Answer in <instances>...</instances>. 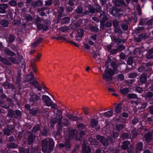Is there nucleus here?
<instances>
[{
  "mask_svg": "<svg viewBox=\"0 0 153 153\" xmlns=\"http://www.w3.org/2000/svg\"><path fill=\"white\" fill-rule=\"evenodd\" d=\"M7 146L8 149H15L17 147V145L14 143L12 142L7 144Z\"/></svg>",
  "mask_w": 153,
  "mask_h": 153,
  "instance_id": "30",
  "label": "nucleus"
},
{
  "mask_svg": "<svg viewBox=\"0 0 153 153\" xmlns=\"http://www.w3.org/2000/svg\"><path fill=\"white\" fill-rule=\"evenodd\" d=\"M42 151L44 153L52 151L54 148V143L53 140L51 138H45L41 142Z\"/></svg>",
  "mask_w": 153,
  "mask_h": 153,
  "instance_id": "2",
  "label": "nucleus"
},
{
  "mask_svg": "<svg viewBox=\"0 0 153 153\" xmlns=\"http://www.w3.org/2000/svg\"><path fill=\"white\" fill-rule=\"evenodd\" d=\"M113 25L114 27L117 28L119 25V22L118 20L116 19H113L112 21Z\"/></svg>",
  "mask_w": 153,
  "mask_h": 153,
  "instance_id": "61",
  "label": "nucleus"
},
{
  "mask_svg": "<svg viewBox=\"0 0 153 153\" xmlns=\"http://www.w3.org/2000/svg\"><path fill=\"white\" fill-rule=\"evenodd\" d=\"M88 11L89 13H90L92 14L94 13L95 12V10L94 7L91 5H89L87 6Z\"/></svg>",
  "mask_w": 153,
  "mask_h": 153,
  "instance_id": "40",
  "label": "nucleus"
},
{
  "mask_svg": "<svg viewBox=\"0 0 153 153\" xmlns=\"http://www.w3.org/2000/svg\"><path fill=\"white\" fill-rule=\"evenodd\" d=\"M121 27L123 30H127L128 28V24L126 23H123L121 25Z\"/></svg>",
  "mask_w": 153,
  "mask_h": 153,
  "instance_id": "55",
  "label": "nucleus"
},
{
  "mask_svg": "<svg viewBox=\"0 0 153 153\" xmlns=\"http://www.w3.org/2000/svg\"><path fill=\"white\" fill-rule=\"evenodd\" d=\"M120 91L123 94H128L129 91V89L127 88H120Z\"/></svg>",
  "mask_w": 153,
  "mask_h": 153,
  "instance_id": "34",
  "label": "nucleus"
},
{
  "mask_svg": "<svg viewBox=\"0 0 153 153\" xmlns=\"http://www.w3.org/2000/svg\"><path fill=\"white\" fill-rule=\"evenodd\" d=\"M138 71L140 72H142L143 71H152V69L151 68H149L147 70H145V67L143 66H142L138 68Z\"/></svg>",
  "mask_w": 153,
  "mask_h": 153,
  "instance_id": "41",
  "label": "nucleus"
},
{
  "mask_svg": "<svg viewBox=\"0 0 153 153\" xmlns=\"http://www.w3.org/2000/svg\"><path fill=\"white\" fill-rule=\"evenodd\" d=\"M3 51L4 53L8 56H13L16 55L15 53L12 52L8 48H5Z\"/></svg>",
  "mask_w": 153,
  "mask_h": 153,
  "instance_id": "23",
  "label": "nucleus"
},
{
  "mask_svg": "<svg viewBox=\"0 0 153 153\" xmlns=\"http://www.w3.org/2000/svg\"><path fill=\"white\" fill-rule=\"evenodd\" d=\"M57 113L56 114V116L55 117L58 120L59 122L58 123V125H61V120L62 119V114L60 109H58Z\"/></svg>",
  "mask_w": 153,
  "mask_h": 153,
  "instance_id": "12",
  "label": "nucleus"
},
{
  "mask_svg": "<svg viewBox=\"0 0 153 153\" xmlns=\"http://www.w3.org/2000/svg\"><path fill=\"white\" fill-rule=\"evenodd\" d=\"M136 8L138 14L139 15H140L141 14V10L140 6L138 3L137 4V5H136Z\"/></svg>",
  "mask_w": 153,
  "mask_h": 153,
  "instance_id": "58",
  "label": "nucleus"
},
{
  "mask_svg": "<svg viewBox=\"0 0 153 153\" xmlns=\"http://www.w3.org/2000/svg\"><path fill=\"white\" fill-rule=\"evenodd\" d=\"M135 81L134 79H132L131 80H125L124 81V83L126 85L131 86L132 83Z\"/></svg>",
  "mask_w": 153,
  "mask_h": 153,
  "instance_id": "37",
  "label": "nucleus"
},
{
  "mask_svg": "<svg viewBox=\"0 0 153 153\" xmlns=\"http://www.w3.org/2000/svg\"><path fill=\"white\" fill-rule=\"evenodd\" d=\"M70 21V18L69 17H65L62 19L61 22L63 24L68 23Z\"/></svg>",
  "mask_w": 153,
  "mask_h": 153,
  "instance_id": "45",
  "label": "nucleus"
},
{
  "mask_svg": "<svg viewBox=\"0 0 153 153\" xmlns=\"http://www.w3.org/2000/svg\"><path fill=\"white\" fill-rule=\"evenodd\" d=\"M20 152L21 153H30L29 149H24L23 147L20 148Z\"/></svg>",
  "mask_w": 153,
  "mask_h": 153,
  "instance_id": "54",
  "label": "nucleus"
},
{
  "mask_svg": "<svg viewBox=\"0 0 153 153\" xmlns=\"http://www.w3.org/2000/svg\"><path fill=\"white\" fill-rule=\"evenodd\" d=\"M40 126L39 124L35 125L32 130V132L34 133L36 132L40 129Z\"/></svg>",
  "mask_w": 153,
  "mask_h": 153,
  "instance_id": "42",
  "label": "nucleus"
},
{
  "mask_svg": "<svg viewBox=\"0 0 153 153\" xmlns=\"http://www.w3.org/2000/svg\"><path fill=\"white\" fill-rule=\"evenodd\" d=\"M9 59L13 63L16 64H19V61L17 59L13 57H10Z\"/></svg>",
  "mask_w": 153,
  "mask_h": 153,
  "instance_id": "53",
  "label": "nucleus"
},
{
  "mask_svg": "<svg viewBox=\"0 0 153 153\" xmlns=\"http://www.w3.org/2000/svg\"><path fill=\"white\" fill-rule=\"evenodd\" d=\"M32 5L35 7H40L42 6L43 5V2L39 0H37L36 1H33L32 3Z\"/></svg>",
  "mask_w": 153,
  "mask_h": 153,
  "instance_id": "17",
  "label": "nucleus"
},
{
  "mask_svg": "<svg viewBox=\"0 0 153 153\" xmlns=\"http://www.w3.org/2000/svg\"><path fill=\"white\" fill-rule=\"evenodd\" d=\"M40 96L36 94H33L31 95L29 100L30 104L31 105H36L38 101L40 100Z\"/></svg>",
  "mask_w": 153,
  "mask_h": 153,
  "instance_id": "5",
  "label": "nucleus"
},
{
  "mask_svg": "<svg viewBox=\"0 0 153 153\" xmlns=\"http://www.w3.org/2000/svg\"><path fill=\"white\" fill-rule=\"evenodd\" d=\"M134 57L132 56H129L128 59L127 63L128 65H132L134 62Z\"/></svg>",
  "mask_w": 153,
  "mask_h": 153,
  "instance_id": "46",
  "label": "nucleus"
},
{
  "mask_svg": "<svg viewBox=\"0 0 153 153\" xmlns=\"http://www.w3.org/2000/svg\"><path fill=\"white\" fill-rule=\"evenodd\" d=\"M8 4L12 7H15L17 5V3L15 0H11L8 2Z\"/></svg>",
  "mask_w": 153,
  "mask_h": 153,
  "instance_id": "49",
  "label": "nucleus"
},
{
  "mask_svg": "<svg viewBox=\"0 0 153 153\" xmlns=\"http://www.w3.org/2000/svg\"><path fill=\"white\" fill-rule=\"evenodd\" d=\"M145 27H139L136 28L135 30L136 33H140L142 30H144Z\"/></svg>",
  "mask_w": 153,
  "mask_h": 153,
  "instance_id": "62",
  "label": "nucleus"
},
{
  "mask_svg": "<svg viewBox=\"0 0 153 153\" xmlns=\"http://www.w3.org/2000/svg\"><path fill=\"white\" fill-rule=\"evenodd\" d=\"M14 113L15 111L13 109H9L8 111L7 116L10 119H11L13 118V116H14Z\"/></svg>",
  "mask_w": 153,
  "mask_h": 153,
  "instance_id": "27",
  "label": "nucleus"
},
{
  "mask_svg": "<svg viewBox=\"0 0 153 153\" xmlns=\"http://www.w3.org/2000/svg\"><path fill=\"white\" fill-rule=\"evenodd\" d=\"M59 125V127L57 130L55 135V137L56 138V137L57 136H60L62 132V126H61V125Z\"/></svg>",
  "mask_w": 153,
  "mask_h": 153,
  "instance_id": "38",
  "label": "nucleus"
},
{
  "mask_svg": "<svg viewBox=\"0 0 153 153\" xmlns=\"http://www.w3.org/2000/svg\"><path fill=\"white\" fill-rule=\"evenodd\" d=\"M88 27L89 29L92 32L97 33L99 30V29L97 26H94L91 24L88 25Z\"/></svg>",
  "mask_w": 153,
  "mask_h": 153,
  "instance_id": "19",
  "label": "nucleus"
},
{
  "mask_svg": "<svg viewBox=\"0 0 153 153\" xmlns=\"http://www.w3.org/2000/svg\"><path fill=\"white\" fill-rule=\"evenodd\" d=\"M113 113V111L110 110L104 113H99V114L101 116V117L104 116L107 117H109L112 116Z\"/></svg>",
  "mask_w": 153,
  "mask_h": 153,
  "instance_id": "20",
  "label": "nucleus"
},
{
  "mask_svg": "<svg viewBox=\"0 0 153 153\" xmlns=\"http://www.w3.org/2000/svg\"><path fill=\"white\" fill-rule=\"evenodd\" d=\"M125 48V47L123 45H120L117 47V48L118 51L120 52L124 50Z\"/></svg>",
  "mask_w": 153,
  "mask_h": 153,
  "instance_id": "64",
  "label": "nucleus"
},
{
  "mask_svg": "<svg viewBox=\"0 0 153 153\" xmlns=\"http://www.w3.org/2000/svg\"><path fill=\"white\" fill-rule=\"evenodd\" d=\"M88 140L92 145H97L99 144L98 142L91 137H89Z\"/></svg>",
  "mask_w": 153,
  "mask_h": 153,
  "instance_id": "39",
  "label": "nucleus"
},
{
  "mask_svg": "<svg viewBox=\"0 0 153 153\" xmlns=\"http://www.w3.org/2000/svg\"><path fill=\"white\" fill-rule=\"evenodd\" d=\"M124 76L122 74H118L117 77V79L118 80L122 81L124 79Z\"/></svg>",
  "mask_w": 153,
  "mask_h": 153,
  "instance_id": "60",
  "label": "nucleus"
},
{
  "mask_svg": "<svg viewBox=\"0 0 153 153\" xmlns=\"http://www.w3.org/2000/svg\"><path fill=\"white\" fill-rule=\"evenodd\" d=\"M127 97L129 99H136L138 98L137 94H129Z\"/></svg>",
  "mask_w": 153,
  "mask_h": 153,
  "instance_id": "47",
  "label": "nucleus"
},
{
  "mask_svg": "<svg viewBox=\"0 0 153 153\" xmlns=\"http://www.w3.org/2000/svg\"><path fill=\"white\" fill-rule=\"evenodd\" d=\"M14 128L15 126L14 124L7 125L6 127L4 128L3 133L4 135L9 136L14 132Z\"/></svg>",
  "mask_w": 153,
  "mask_h": 153,
  "instance_id": "4",
  "label": "nucleus"
},
{
  "mask_svg": "<svg viewBox=\"0 0 153 153\" xmlns=\"http://www.w3.org/2000/svg\"><path fill=\"white\" fill-rule=\"evenodd\" d=\"M110 13L114 16H116L118 14V13L120 11V10L116 8L115 7H113L111 9H110Z\"/></svg>",
  "mask_w": 153,
  "mask_h": 153,
  "instance_id": "21",
  "label": "nucleus"
},
{
  "mask_svg": "<svg viewBox=\"0 0 153 153\" xmlns=\"http://www.w3.org/2000/svg\"><path fill=\"white\" fill-rule=\"evenodd\" d=\"M15 40V37L13 35H10L7 38V40L9 43L13 42Z\"/></svg>",
  "mask_w": 153,
  "mask_h": 153,
  "instance_id": "43",
  "label": "nucleus"
},
{
  "mask_svg": "<svg viewBox=\"0 0 153 153\" xmlns=\"http://www.w3.org/2000/svg\"><path fill=\"white\" fill-rule=\"evenodd\" d=\"M110 65L112 68H113L115 71V74H117L118 73L117 68H118V65L117 64L116 62L112 61L111 62Z\"/></svg>",
  "mask_w": 153,
  "mask_h": 153,
  "instance_id": "25",
  "label": "nucleus"
},
{
  "mask_svg": "<svg viewBox=\"0 0 153 153\" xmlns=\"http://www.w3.org/2000/svg\"><path fill=\"white\" fill-rule=\"evenodd\" d=\"M16 82L15 83L17 85L18 89L20 90L22 88L21 85L20 83L21 78H18V77H16Z\"/></svg>",
  "mask_w": 153,
  "mask_h": 153,
  "instance_id": "32",
  "label": "nucleus"
},
{
  "mask_svg": "<svg viewBox=\"0 0 153 153\" xmlns=\"http://www.w3.org/2000/svg\"><path fill=\"white\" fill-rule=\"evenodd\" d=\"M0 24L3 27H7L9 22L7 20L3 19L0 22Z\"/></svg>",
  "mask_w": 153,
  "mask_h": 153,
  "instance_id": "35",
  "label": "nucleus"
},
{
  "mask_svg": "<svg viewBox=\"0 0 153 153\" xmlns=\"http://www.w3.org/2000/svg\"><path fill=\"white\" fill-rule=\"evenodd\" d=\"M1 61L7 65H11V63L9 60L4 58H2Z\"/></svg>",
  "mask_w": 153,
  "mask_h": 153,
  "instance_id": "50",
  "label": "nucleus"
},
{
  "mask_svg": "<svg viewBox=\"0 0 153 153\" xmlns=\"http://www.w3.org/2000/svg\"><path fill=\"white\" fill-rule=\"evenodd\" d=\"M64 11V8L63 7H59L58 10V17L59 18H60L63 16L62 13Z\"/></svg>",
  "mask_w": 153,
  "mask_h": 153,
  "instance_id": "33",
  "label": "nucleus"
},
{
  "mask_svg": "<svg viewBox=\"0 0 153 153\" xmlns=\"http://www.w3.org/2000/svg\"><path fill=\"white\" fill-rule=\"evenodd\" d=\"M105 66L106 69L102 74L103 78L107 82H111L112 80V76L115 74V71L111 69H109L107 71L109 67V64L105 63Z\"/></svg>",
  "mask_w": 153,
  "mask_h": 153,
  "instance_id": "3",
  "label": "nucleus"
},
{
  "mask_svg": "<svg viewBox=\"0 0 153 153\" xmlns=\"http://www.w3.org/2000/svg\"><path fill=\"white\" fill-rule=\"evenodd\" d=\"M29 113L33 115H35L37 114L40 113V111H39V109L37 107L29 109Z\"/></svg>",
  "mask_w": 153,
  "mask_h": 153,
  "instance_id": "18",
  "label": "nucleus"
},
{
  "mask_svg": "<svg viewBox=\"0 0 153 153\" xmlns=\"http://www.w3.org/2000/svg\"><path fill=\"white\" fill-rule=\"evenodd\" d=\"M78 36H79L80 38H82L84 35V30L82 29H79L77 30Z\"/></svg>",
  "mask_w": 153,
  "mask_h": 153,
  "instance_id": "51",
  "label": "nucleus"
},
{
  "mask_svg": "<svg viewBox=\"0 0 153 153\" xmlns=\"http://www.w3.org/2000/svg\"><path fill=\"white\" fill-rule=\"evenodd\" d=\"M112 2L116 6L122 7L126 6V4L124 0H114Z\"/></svg>",
  "mask_w": 153,
  "mask_h": 153,
  "instance_id": "10",
  "label": "nucleus"
},
{
  "mask_svg": "<svg viewBox=\"0 0 153 153\" xmlns=\"http://www.w3.org/2000/svg\"><path fill=\"white\" fill-rule=\"evenodd\" d=\"M43 40V38L42 37H40L39 39L36 40L35 42H33L31 46L33 48H35L37 47L39 44Z\"/></svg>",
  "mask_w": 153,
  "mask_h": 153,
  "instance_id": "24",
  "label": "nucleus"
},
{
  "mask_svg": "<svg viewBox=\"0 0 153 153\" xmlns=\"http://www.w3.org/2000/svg\"><path fill=\"white\" fill-rule=\"evenodd\" d=\"M34 79L32 76H30V75H27L25 78L24 79V82H27L29 81L32 82L31 81L32 80L33 81Z\"/></svg>",
  "mask_w": 153,
  "mask_h": 153,
  "instance_id": "36",
  "label": "nucleus"
},
{
  "mask_svg": "<svg viewBox=\"0 0 153 153\" xmlns=\"http://www.w3.org/2000/svg\"><path fill=\"white\" fill-rule=\"evenodd\" d=\"M68 117L69 119L71 120L72 121H77L79 118V117L77 116H73L72 115H69L68 116Z\"/></svg>",
  "mask_w": 153,
  "mask_h": 153,
  "instance_id": "44",
  "label": "nucleus"
},
{
  "mask_svg": "<svg viewBox=\"0 0 153 153\" xmlns=\"http://www.w3.org/2000/svg\"><path fill=\"white\" fill-rule=\"evenodd\" d=\"M73 10V8L71 5L68 6L66 7V11L67 13H69L71 12Z\"/></svg>",
  "mask_w": 153,
  "mask_h": 153,
  "instance_id": "63",
  "label": "nucleus"
},
{
  "mask_svg": "<svg viewBox=\"0 0 153 153\" xmlns=\"http://www.w3.org/2000/svg\"><path fill=\"white\" fill-rule=\"evenodd\" d=\"M90 125L92 127L94 128L97 130H99L100 128V126L98 125V121L94 118L91 120Z\"/></svg>",
  "mask_w": 153,
  "mask_h": 153,
  "instance_id": "9",
  "label": "nucleus"
},
{
  "mask_svg": "<svg viewBox=\"0 0 153 153\" xmlns=\"http://www.w3.org/2000/svg\"><path fill=\"white\" fill-rule=\"evenodd\" d=\"M122 106L121 104H117L115 107V111L116 113L119 114L122 111Z\"/></svg>",
  "mask_w": 153,
  "mask_h": 153,
  "instance_id": "31",
  "label": "nucleus"
},
{
  "mask_svg": "<svg viewBox=\"0 0 153 153\" xmlns=\"http://www.w3.org/2000/svg\"><path fill=\"white\" fill-rule=\"evenodd\" d=\"M28 137L27 138V140L28 144V145H30L32 144L34 142V140L36 139V136L33 135L30 132L28 133Z\"/></svg>",
  "mask_w": 153,
  "mask_h": 153,
  "instance_id": "11",
  "label": "nucleus"
},
{
  "mask_svg": "<svg viewBox=\"0 0 153 153\" xmlns=\"http://www.w3.org/2000/svg\"><path fill=\"white\" fill-rule=\"evenodd\" d=\"M82 153H90L91 149L89 146L86 145V140H84L82 145Z\"/></svg>",
  "mask_w": 153,
  "mask_h": 153,
  "instance_id": "7",
  "label": "nucleus"
},
{
  "mask_svg": "<svg viewBox=\"0 0 153 153\" xmlns=\"http://www.w3.org/2000/svg\"><path fill=\"white\" fill-rule=\"evenodd\" d=\"M95 10H96L97 13H101L102 12H103V11L101 10V7L98 4H95Z\"/></svg>",
  "mask_w": 153,
  "mask_h": 153,
  "instance_id": "48",
  "label": "nucleus"
},
{
  "mask_svg": "<svg viewBox=\"0 0 153 153\" xmlns=\"http://www.w3.org/2000/svg\"><path fill=\"white\" fill-rule=\"evenodd\" d=\"M99 18L101 19L100 21L103 22H105L108 19V18L106 14L104 11L100 13V15L99 16Z\"/></svg>",
  "mask_w": 153,
  "mask_h": 153,
  "instance_id": "14",
  "label": "nucleus"
},
{
  "mask_svg": "<svg viewBox=\"0 0 153 153\" xmlns=\"http://www.w3.org/2000/svg\"><path fill=\"white\" fill-rule=\"evenodd\" d=\"M8 5L7 4H0V13H5L6 12V9L7 8Z\"/></svg>",
  "mask_w": 153,
  "mask_h": 153,
  "instance_id": "16",
  "label": "nucleus"
},
{
  "mask_svg": "<svg viewBox=\"0 0 153 153\" xmlns=\"http://www.w3.org/2000/svg\"><path fill=\"white\" fill-rule=\"evenodd\" d=\"M147 74L143 73L141 74L140 77V80L141 83L144 84L147 81Z\"/></svg>",
  "mask_w": 153,
  "mask_h": 153,
  "instance_id": "15",
  "label": "nucleus"
},
{
  "mask_svg": "<svg viewBox=\"0 0 153 153\" xmlns=\"http://www.w3.org/2000/svg\"><path fill=\"white\" fill-rule=\"evenodd\" d=\"M96 137L97 139L104 146H107L108 145V142L105 137L100 135H97Z\"/></svg>",
  "mask_w": 153,
  "mask_h": 153,
  "instance_id": "6",
  "label": "nucleus"
},
{
  "mask_svg": "<svg viewBox=\"0 0 153 153\" xmlns=\"http://www.w3.org/2000/svg\"><path fill=\"white\" fill-rule=\"evenodd\" d=\"M144 138L146 142L147 143L151 142L153 140L152 135L150 132L145 134Z\"/></svg>",
  "mask_w": 153,
  "mask_h": 153,
  "instance_id": "13",
  "label": "nucleus"
},
{
  "mask_svg": "<svg viewBox=\"0 0 153 153\" xmlns=\"http://www.w3.org/2000/svg\"><path fill=\"white\" fill-rule=\"evenodd\" d=\"M130 143L128 141H125L123 142V145L121 146L122 149H126L128 148V145Z\"/></svg>",
  "mask_w": 153,
  "mask_h": 153,
  "instance_id": "28",
  "label": "nucleus"
},
{
  "mask_svg": "<svg viewBox=\"0 0 153 153\" xmlns=\"http://www.w3.org/2000/svg\"><path fill=\"white\" fill-rule=\"evenodd\" d=\"M146 59H153V55L147 51V53L146 55Z\"/></svg>",
  "mask_w": 153,
  "mask_h": 153,
  "instance_id": "56",
  "label": "nucleus"
},
{
  "mask_svg": "<svg viewBox=\"0 0 153 153\" xmlns=\"http://www.w3.org/2000/svg\"><path fill=\"white\" fill-rule=\"evenodd\" d=\"M42 99L47 106H50L52 105V101L48 96L45 95H43L42 97Z\"/></svg>",
  "mask_w": 153,
  "mask_h": 153,
  "instance_id": "8",
  "label": "nucleus"
},
{
  "mask_svg": "<svg viewBox=\"0 0 153 153\" xmlns=\"http://www.w3.org/2000/svg\"><path fill=\"white\" fill-rule=\"evenodd\" d=\"M137 147L136 148V152H138L141 151L143 149V143L142 142H139L137 144Z\"/></svg>",
  "mask_w": 153,
  "mask_h": 153,
  "instance_id": "26",
  "label": "nucleus"
},
{
  "mask_svg": "<svg viewBox=\"0 0 153 153\" xmlns=\"http://www.w3.org/2000/svg\"><path fill=\"white\" fill-rule=\"evenodd\" d=\"M83 10L82 6L81 5H79L77 7L75 11L77 14H79L82 13Z\"/></svg>",
  "mask_w": 153,
  "mask_h": 153,
  "instance_id": "29",
  "label": "nucleus"
},
{
  "mask_svg": "<svg viewBox=\"0 0 153 153\" xmlns=\"http://www.w3.org/2000/svg\"><path fill=\"white\" fill-rule=\"evenodd\" d=\"M140 37L141 39L142 40L143 39H147L148 37V36L147 34L146 33H143L140 34L138 35Z\"/></svg>",
  "mask_w": 153,
  "mask_h": 153,
  "instance_id": "57",
  "label": "nucleus"
},
{
  "mask_svg": "<svg viewBox=\"0 0 153 153\" xmlns=\"http://www.w3.org/2000/svg\"><path fill=\"white\" fill-rule=\"evenodd\" d=\"M83 113L86 115H88L89 114V110L87 107H83L82 108Z\"/></svg>",
  "mask_w": 153,
  "mask_h": 153,
  "instance_id": "52",
  "label": "nucleus"
},
{
  "mask_svg": "<svg viewBox=\"0 0 153 153\" xmlns=\"http://www.w3.org/2000/svg\"><path fill=\"white\" fill-rule=\"evenodd\" d=\"M78 134V131L75 130H73L70 131L68 135L65 137V140L64 143H60L59 144V146L61 148L65 147L66 151H69L71 150V143H70V140L74 137L76 139L78 138L76 135Z\"/></svg>",
  "mask_w": 153,
  "mask_h": 153,
  "instance_id": "1",
  "label": "nucleus"
},
{
  "mask_svg": "<svg viewBox=\"0 0 153 153\" xmlns=\"http://www.w3.org/2000/svg\"><path fill=\"white\" fill-rule=\"evenodd\" d=\"M15 114H14V116L15 118H17L18 117H20L21 115V111L19 110H16L14 111Z\"/></svg>",
  "mask_w": 153,
  "mask_h": 153,
  "instance_id": "59",
  "label": "nucleus"
},
{
  "mask_svg": "<svg viewBox=\"0 0 153 153\" xmlns=\"http://www.w3.org/2000/svg\"><path fill=\"white\" fill-rule=\"evenodd\" d=\"M153 97V93L151 92H148L146 93L143 96L146 100H150Z\"/></svg>",
  "mask_w": 153,
  "mask_h": 153,
  "instance_id": "22",
  "label": "nucleus"
}]
</instances>
